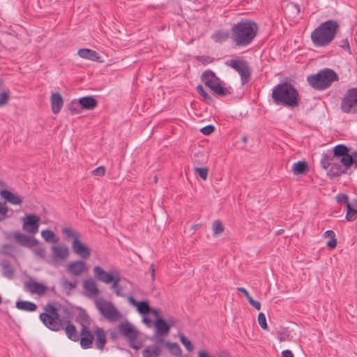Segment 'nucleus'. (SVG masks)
Masks as SVG:
<instances>
[{
  "mask_svg": "<svg viewBox=\"0 0 357 357\" xmlns=\"http://www.w3.org/2000/svg\"><path fill=\"white\" fill-rule=\"evenodd\" d=\"M82 328L80 331L79 335V336H81V337H79L80 344L84 349L91 348L94 340V335L89 331L86 325H84V324H82Z\"/></svg>",
  "mask_w": 357,
  "mask_h": 357,
  "instance_id": "obj_13",
  "label": "nucleus"
},
{
  "mask_svg": "<svg viewBox=\"0 0 357 357\" xmlns=\"http://www.w3.org/2000/svg\"><path fill=\"white\" fill-rule=\"evenodd\" d=\"M308 169V166L305 161H298L294 165L293 172L295 174H303Z\"/></svg>",
  "mask_w": 357,
  "mask_h": 357,
  "instance_id": "obj_36",
  "label": "nucleus"
},
{
  "mask_svg": "<svg viewBox=\"0 0 357 357\" xmlns=\"http://www.w3.org/2000/svg\"><path fill=\"white\" fill-rule=\"evenodd\" d=\"M225 63L239 73L243 85L250 81L251 73L247 61L243 59H234L227 61Z\"/></svg>",
  "mask_w": 357,
  "mask_h": 357,
  "instance_id": "obj_9",
  "label": "nucleus"
},
{
  "mask_svg": "<svg viewBox=\"0 0 357 357\" xmlns=\"http://www.w3.org/2000/svg\"><path fill=\"white\" fill-rule=\"evenodd\" d=\"M144 357H158L161 349L158 346H149L142 352Z\"/></svg>",
  "mask_w": 357,
  "mask_h": 357,
  "instance_id": "obj_31",
  "label": "nucleus"
},
{
  "mask_svg": "<svg viewBox=\"0 0 357 357\" xmlns=\"http://www.w3.org/2000/svg\"><path fill=\"white\" fill-rule=\"evenodd\" d=\"M16 307L21 310L33 312L36 310L37 306L35 303L29 301H20L16 303Z\"/></svg>",
  "mask_w": 357,
  "mask_h": 357,
  "instance_id": "obj_32",
  "label": "nucleus"
},
{
  "mask_svg": "<svg viewBox=\"0 0 357 357\" xmlns=\"http://www.w3.org/2000/svg\"><path fill=\"white\" fill-rule=\"evenodd\" d=\"M195 172L198 174L199 177L206 181L208 177V168L207 167H195Z\"/></svg>",
  "mask_w": 357,
  "mask_h": 357,
  "instance_id": "obj_40",
  "label": "nucleus"
},
{
  "mask_svg": "<svg viewBox=\"0 0 357 357\" xmlns=\"http://www.w3.org/2000/svg\"><path fill=\"white\" fill-rule=\"evenodd\" d=\"M40 319L43 323L50 330L58 331L65 329L68 337L77 342L79 340V335L74 325L67 318H61L59 314H40Z\"/></svg>",
  "mask_w": 357,
  "mask_h": 357,
  "instance_id": "obj_4",
  "label": "nucleus"
},
{
  "mask_svg": "<svg viewBox=\"0 0 357 357\" xmlns=\"http://www.w3.org/2000/svg\"><path fill=\"white\" fill-rule=\"evenodd\" d=\"M68 110L72 115L79 114L82 112V107H81L79 100H72L68 105Z\"/></svg>",
  "mask_w": 357,
  "mask_h": 357,
  "instance_id": "obj_34",
  "label": "nucleus"
},
{
  "mask_svg": "<svg viewBox=\"0 0 357 357\" xmlns=\"http://www.w3.org/2000/svg\"><path fill=\"white\" fill-rule=\"evenodd\" d=\"M346 208V220L349 222L354 221L357 218V208H354L350 204H347Z\"/></svg>",
  "mask_w": 357,
  "mask_h": 357,
  "instance_id": "obj_35",
  "label": "nucleus"
},
{
  "mask_svg": "<svg viewBox=\"0 0 357 357\" xmlns=\"http://www.w3.org/2000/svg\"><path fill=\"white\" fill-rule=\"evenodd\" d=\"M337 242L336 237L329 238V240L326 243V245L331 249L335 248L337 247Z\"/></svg>",
  "mask_w": 357,
  "mask_h": 357,
  "instance_id": "obj_54",
  "label": "nucleus"
},
{
  "mask_svg": "<svg viewBox=\"0 0 357 357\" xmlns=\"http://www.w3.org/2000/svg\"><path fill=\"white\" fill-rule=\"evenodd\" d=\"M72 248L73 252L82 259H87L91 255L90 249L85 244L81 242L79 238L75 239V241H73Z\"/></svg>",
  "mask_w": 357,
  "mask_h": 357,
  "instance_id": "obj_15",
  "label": "nucleus"
},
{
  "mask_svg": "<svg viewBox=\"0 0 357 357\" xmlns=\"http://www.w3.org/2000/svg\"><path fill=\"white\" fill-rule=\"evenodd\" d=\"M282 357H294L293 353L290 350H284L282 351Z\"/></svg>",
  "mask_w": 357,
  "mask_h": 357,
  "instance_id": "obj_58",
  "label": "nucleus"
},
{
  "mask_svg": "<svg viewBox=\"0 0 357 357\" xmlns=\"http://www.w3.org/2000/svg\"><path fill=\"white\" fill-rule=\"evenodd\" d=\"M242 141L243 143H246L248 142V137L246 136H243L242 137Z\"/></svg>",
  "mask_w": 357,
  "mask_h": 357,
  "instance_id": "obj_64",
  "label": "nucleus"
},
{
  "mask_svg": "<svg viewBox=\"0 0 357 357\" xmlns=\"http://www.w3.org/2000/svg\"><path fill=\"white\" fill-rule=\"evenodd\" d=\"M335 199L337 203L344 204L346 206H347V204H350L348 196L346 194H338Z\"/></svg>",
  "mask_w": 357,
  "mask_h": 357,
  "instance_id": "obj_45",
  "label": "nucleus"
},
{
  "mask_svg": "<svg viewBox=\"0 0 357 357\" xmlns=\"http://www.w3.org/2000/svg\"><path fill=\"white\" fill-rule=\"evenodd\" d=\"M237 291L239 292H241L243 294V295L245 296L246 299L250 296L248 291L244 288V287H238Z\"/></svg>",
  "mask_w": 357,
  "mask_h": 357,
  "instance_id": "obj_57",
  "label": "nucleus"
},
{
  "mask_svg": "<svg viewBox=\"0 0 357 357\" xmlns=\"http://www.w3.org/2000/svg\"><path fill=\"white\" fill-rule=\"evenodd\" d=\"M155 315L156 319L155 321V326L157 331V333L160 335H165L169 333L170 326L167 324V323L162 318L158 317L160 314H153Z\"/></svg>",
  "mask_w": 357,
  "mask_h": 357,
  "instance_id": "obj_26",
  "label": "nucleus"
},
{
  "mask_svg": "<svg viewBox=\"0 0 357 357\" xmlns=\"http://www.w3.org/2000/svg\"><path fill=\"white\" fill-rule=\"evenodd\" d=\"M15 241L22 246L33 247L38 244V241L33 237H29L20 231L13 233Z\"/></svg>",
  "mask_w": 357,
  "mask_h": 357,
  "instance_id": "obj_14",
  "label": "nucleus"
},
{
  "mask_svg": "<svg viewBox=\"0 0 357 357\" xmlns=\"http://www.w3.org/2000/svg\"><path fill=\"white\" fill-rule=\"evenodd\" d=\"M83 287L88 297L96 296L100 294V290L93 279L85 280L83 282Z\"/></svg>",
  "mask_w": 357,
  "mask_h": 357,
  "instance_id": "obj_20",
  "label": "nucleus"
},
{
  "mask_svg": "<svg viewBox=\"0 0 357 357\" xmlns=\"http://www.w3.org/2000/svg\"><path fill=\"white\" fill-rule=\"evenodd\" d=\"M338 79L337 74L330 68H324L317 73L307 77L308 84L317 91H324L329 88L333 82Z\"/></svg>",
  "mask_w": 357,
  "mask_h": 357,
  "instance_id": "obj_6",
  "label": "nucleus"
},
{
  "mask_svg": "<svg viewBox=\"0 0 357 357\" xmlns=\"http://www.w3.org/2000/svg\"><path fill=\"white\" fill-rule=\"evenodd\" d=\"M286 9L291 10L298 15L300 13V6L297 3H289L287 5Z\"/></svg>",
  "mask_w": 357,
  "mask_h": 357,
  "instance_id": "obj_51",
  "label": "nucleus"
},
{
  "mask_svg": "<svg viewBox=\"0 0 357 357\" xmlns=\"http://www.w3.org/2000/svg\"><path fill=\"white\" fill-rule=\"evenodd\" d=\"M40 220V217L36 215H26L22 218L23 229L28 233L35 234L38 231Z\"/></svg>",
  "mask_w": 357,
  "mask_h": 357,
  "instance_id": "obj_10",
  "label": "nucleus"
},
{
  "mask_svg": "<svg viewBox=\"0 0 357 357\" xmlns=\"http://www.w3.org/2000/svg\"><path fill=\"white\" fill-rule=\"evenodd\" d=\"M10 98V91L7 90L0 93V107L7 104Z\"/></svg>",
  "mask_w": 357,
  "mask_h": 357,
  "instance_id": "obj_41",
  "label": "nucleus"
},
{
  "mask_svg": "<svg viewBox=\"0 0 357 357\" xmlns=\"http://www.w3.org/2000/svg\"><path fill=\"white\" fill-rule=\"evenodd\" d=\"M77 54L82 59H88L93 61H100V56L93 50L88 48L79 49L77 52Z\"/></svg>",
  "mask_w": 357,
  "mask_h": 357,
  "instance_id": "obj_24",
  "label": "nucleus"
},
{
  "mask_svg": "<svg viewBox=\"0 0 357 357\" xmlns=\"http://www.w3.org/2000/svg\"><path fill=\"white\" fill-rule=\"evenodd\" d=\"M94 277L96 280L100 282H102L105 284H110L112 280H114V278L116 276V272H107L104 271L100 266H95L93 269Z\"/></svg>",
  "mask_w": 357,
  "mask_h": 357,
  "instance_id": "obj_11",
  "label": "nucleus"
},
{
  "mask_svg": "<svg viewBox=\"0 0 357 357\" xmlns=\"http://www.w3.org/2000/svg\"><path fill=\"white\" fill-rule=\"evenodd\" d=\"M52 258L54 260H64L69 255L68 248L61 244L53 245L52 247Z\"/></svg>",
  "mask_w": 357,
  "mask_h": 357,
  "instance_id": "obj_18",
  "label": "nucleus"
},
{
  "mask_svg": "<svg viewBox=\"0 0 357 357\" xmlns=\"http://www.w3.org/2000/svg\"><path fill=\"white\" fill-rule=\"evenodd\" d=\"M212 229L215 235H219L224 231L225 228L220 220H215L213 223Z\"/></svg>",
  "mask_w": 357,
  "mask_h": 357,
  "instance_id": "obj_37",
  "label": "nucleus"
},
{
  "mask_svg": "<svg viewBox=\"0 0 357 357\" xmlns=\"http://www.w3.org/2000/svg\"><path fill=\"white\" fill-rule=\"evenodd\" d=\"M338 46L340 47L341 48H342L344 51L349 52V53L351 52L349 43V40L347 38L342 39L338 43Z\"/></svg>",
  "mask_w": 357,
  "mask_h": 357,
  "instance_id": "obj_47",
  "label": "nucleus"
},
{
  "mask_svg": "<svg viewBox=\"0 0 357 357\" xmlns=\"http://www.w3.org/2000/svg\"><path fill=\"white\" fill-rule=\"evenodd\" d=\"M82 109H93L98 105L97 100L93 96H84L79 99Z\"/></svg>",
  "mask_w": 357,
  "mask_h": 357,
  "instance_id": "obj_27",
  "label": "nucleus"
},
{
  "mask_svg": "<svg viewBox=\"0 0 357 357\" xmlns=\"http://www.w3.org/2000/svg\"><path fill=\"white\" fill-rule=\"evenodd\" d=\"M25 288L31 294H37L39 295L44 294L47 291V287L44 284L33 281L26 282Z\"/></svg>",
  "mask_w": 357,
  "mask_h": 357,
  "instance_id": "obj_22",
  "label": "nucleus"
},
{
  "mask_svg": "<svg viewBox=\"0 0 357 357\" xmlns=\"http://www.w3.org/2000/svg\"><path fill=\"white\" fill-rule=\"evenodd\" d=\"M109 321H116L118 320L121 314H102Z\"/></svg>",
  "mask_w": 357,
  "mask_h": 357,
  "instance_id": "obj_53",
  "label": "nucleus"
},
{
  "mask_svg": "<svg viewBox=\"0 0 357 357\" xmlns=\"http://www.w3.org/2000/svg\"><path fill=\"white\" fill-rule=\"evenodd\" d=\"M95 305L100 312H119L111 302L102 298H96Z\"/></svg>",
  "mask_w": 357,
  "mask_h": 357,
  "instance_id": "obj_19",
  "label": "nucleus"
},
{
  "mask_svg": "<svg viewBox=\"0 0 357 357\" xmlns=\"http://www.w3.org/2000/svg\"><path fill=\"white\" fill-rule=\"evenodd\" d=\"M321 165L325 169L329 168L327 176L331 179L339 177L342 174H348L352 165L357 169V151L340 158H331L328 157V154H323Z\"/></svg>",
  "mask_w": 357,
  "mask_h": 357,
  "instance_id": "obj_1",
  "label": "nucleus"
},
{
  "mask_svg": "<svg viewBox=\"0 0 357 357\" xmlns=\"http://www.w3.org/2000/svg\"><path fill=\"white\" fill-rule=\"evenodd\" d=\"M202 80L207 87L218 96H226L233 93L231 87L222 86L219 77L211 70H207L202 73Z\"/></svg>",
  "mask_w": 357,
  "mask_h": 357,
  "instance_id": "obj_7",
  "label": "nucleus"
},
{
  "mask_svg": "<svg viewBox=\"0 0 357 357\" xmlns=\"http://www.w3.org/2000/svg\"><path fill=\"white\" fill-rule=\"evenodd\" d=\"M258 323L261 328H263L264 330L268 329V325L266 323V319L265 317V314H259Z\"/></svg>",
  "mask_w": 357,
  "mask_h": 357,
  "instance_id": "obj_46",
  "label": "nucleus"
},
{
  "mask_svg": "<svg viewBox=\"0 0 357 357\" xmlns=\"http://www.w3.org/2000/svg\"><path fill=\"white\" fill-rule=\"evenodd\" d=\"M118 328L119 333L128 339L130 342H132L137 339L138 332L128 321L121 323Z\"/></svg>",
  "mask_w": 357,
  "mask_h": 357,
  "instance_id": "obj_12",
  "label": "nucleus"
},
{
  "mask_svg": "<svg viewBox=\"0 0 357 357\" xmlns=\"http://www.w3.org/2000/svg\"><path fill=\"white\" fill-rule=\"evenodd\" d=\"M67 270L73 275H79L87 271V266L84 261L77 260L69 263Z\"/></svg>",
  "mask_w": 357,
  "mask_h": 357,
  "instance_id": "obj_17",
  "label": "nucleus"
},
{
  "mask_svg": "<svg viewBox=\"0 0 357 357\" xmlns=\"http://www.w3.org/2000/svg\"><path fill=\"white\" fill-rule=\"evenodd\" d=\"M181 342L185 346V347L189 351H192L194 349V346L192 342L186 338L183 335H181L180 336Z\"/></svg>",
  "mask_w": 357,
  "mask_h": 357,
  "instance_id": "obj_44",
  "label": "nucleus"
},
{
  "mask_svg": "<svg viewBox=\"0 0 357 357\" xmlns=\"http://www.w3.org/2000/svg\"><path fill=\"white\" fill-rule=\"evenodd\" d=\"M340 108L342 112L347 114L357 113V88L347 89L341 100Z\"/></svg>",
  "mask_w": 357,
  "mask_h": 357,
  "instance_id": "obj_8",
  "label": "nucleus"
},
{
  "mask_svg": "<svg viewBox=\"0 0 357 357\" xmlns=\"http://www.w3.org/2000/svg\"><path fill=\"white\" fill-rule=\"evenodd\" d=\"M218 357H232L229 353L226 351H220L218 354Z\"/></svg>",
  "mask_w": 357,
  "mask_h": 357,
  "instance_id": "obj_61",
  "label": "nucleus"
},
{
  "mask_svg": "<svg viewBox=\"0 0 357 357\" xmlns=\"http://www.w3.org/2000/svg\"><path fill=\"white\" fill-rule=\"evenodd\" d=\"M215 130V128L212 125L206 126L202 128L200 131L205 135H208L211 134Z\"/></svg>",
  "mask_w": 357,
  "mask_h": 357,
  "instance_id": "obj_52",
  "label": "nucleus"
},
{
  "mask_svg": "<svg viewBox=\"0 0 357 357\" xmlns=\"http://www.w3.org/2000/svg\"><path fill=\"white\" fill-rule=\"evenodd\" d=\"M229 38V33L227 31L225 30H217L215 31L212 36L211 38L215 42V43H223L226 41Z\"/></svg>",
  "mask_w": 357,
  "mask_h": 357,
  "instance_id": "obj_30",
  "label": "nucleus"
},
{
  "mask_svg": "<svg viewBox=\"0 0 357 357\" xmlns=\"http://www.w3.org/2000/svg\"><path fill=\"white\" fill-rule=\"evenodd\" d=\"M61 232L66 239L72 238L73 241L80 237L79 233L70 227H63L61 229Z\"/></svg>",
  "mask_w": 357,
  "mask_h": 357,
  "instance_id": "obj_33",
  "label": "nucleus"
},
{
  "mask_svg": "<svg viewBox=\"0 0 357 357\" xmlns=\"http://www.w3.org/2000/svg\"><path fill=\"white\" fill-rule=\"evenodd\" d=\"M350 204L352 205V206H354V208H357V198L356 199H354L351 203H350Z\"/></svg>",
  "mask_w": 357,
  "mask_h": 357,
  "instance_id": "obj_63",
  "label": "nucleus"
},
{
  "mask_svg": "<svg viewBox=\"0 0 357 357\" xmlns=\"http://www.w3.org/2000/svg\"><path fill=\"white\" fill-rule=\"evenodd\" d=\"M271 97L277 105L294 107L300 101L296 89L289 82H284L277 84L272 90Z\"/></svg>",
  "mask_w": 357,
  "mask_h": 357,
  "instance_id": "obj_5",
  "label": "nucleus"
},
{
  "mask_svg": "<svg viewBox=\"0 0 357 357\" xmlns=\"http://www.w3.org/2000/svg\"><path fill=\"white\" fill-rule=\"evenodd\" d=\"M79 318L81 319L82 320L86 321V322H88L89 321V316H88V314H85V313H83V314H79Z\"/></svg>",
  "mask_w": 357,
  "mask_h": 357,
  "instance_id": "obj_60",
  "label": "nucleus"
},
{
  "mask_svg": "<svg viewBox=\"0 0 357 357\" xmlns=\"http://www.w3.org/2000/svg\"><path fill=\"white\" fill-rule=\"evenodd\" d=\"M52 111L54 114H58L63 105L62 96L59 93H53L50 97Z\"/></svg>",
  "mask_w": 357,
  "mask_h": 357,
  "instance_id": "obj_23",
  "label": "nucleus"
},
{
  "mask_svg": "<svg viewBox=\"0 0 357 357\" xmlns=\"http://www.w3.org/2000/svg\"><path fill=\"white\" fill-rule=\"evenodd\" d=\"M105 172L106 169L105 166H99L98 167L96 168L92 171V175L103 176L105 174Z\"/></svg>",
  "mask_w": 357,
  "mask_h": 357,
  "instance_id": "obj_49",
  "label": "nucleus"
},
{
  "mask_svg": "<svg viewBox=\"0 0 357 357\" xmlns=\"http://www.w3.org/2000/svg\"><path fill=\"white\" fill-rule=\"evenodd\" d=\"M149 270L151 271V278L153 280H155V267L154 264H151L149 267Z\"/></svg>",
  "mask_w": 357,
  "mask_h": 357,
  "instance_id": "obj_59",
  "label": "nucleus"
},
{
  "mask_svg": "<svg viewBox=\"0 0 357 357\" xmlns=\"http://www.w3.org/2000/svg\"><path fill=\"white\" fill-rule=\"evenodd\" d=\"M96 335V347L98 349L102 350L107 342L106 335L101 328H96L94 331Z\"/></svg>",
  "mask_w": 357,
  "mask_h": 357,
  "instance_id": "obj_25",
  "label": "nucleus"
},
{
  "mask_svg": "<svg viewBox=\"0 0 357 357\" xmlns=\"http://www.w3.org/2000/svg\"><path fill=\"white\" fill-rule=\"evenodd\" d=\"M259 31L257 22L251 20H241L231 28V37L233 43L238 47L250 45Z\"/></svg>",
  "mask_w": 357,
  "mask_h": 357,
  "instance_id": "obj_2",
  "label": "nucleus"
},
{
  "mask_svg": "<svg viewBox=\"0 0 357 357\" xmlns=\"http://www.w3.org/2000/svg\"><path fill=\"white\" fill-rule=\"evenodd\" d=\"M121 278L119 277V272H116V276L112 280L111 289L114 290V293L117 296H123L124 294V289L120 284Z\"/></svg>",
  "mask_w": 357,
  "mask_h": 357,
  "instance_id": "obj_29",
  "label": "nucleus"
},
{
  "mask_svg": "<svg viewBox=\"0 0 357 357\" xmlns=\"http://www.w3.org/2000/svg\"><path fill=\"white\" fill-rule=\"evenodd\" d=\"M196 89H197V91L198 92V93L202 97H203V98L205 100H208V101H211L212 100L211 97L205 91V90L204 89L203 86L201 84L198 85L196 87Z\"/></svg>",
  "mask_w": 357,
  "mask_h": 357,
  "instance_id": "obj_43",
  "label": "nucleus"
},
{
  "mask_svg": "<svg viewBox=\"0 0 357 357\" xmlns=\"http://www.w3.org/2000/svg\"><path fill=\"white\" fill-rule=\"evenodd\" d=\"M129 303L136 307L138 312H160L158 309L151 308L147 301H137L132 296L128 298Z\"/></svg>",
  "mask_w": 357,
  "mask_h": 357,
  "instance_id": "obj_16",
  "label": "nucleus"
},
{
  "mask_svg": "<svg viewBox=\"0 0 357 357\" xmlns=\"http://www.w3.org/2000/svg\"><path fill=\"white\" fill-rule=\"evenodd\" d=\"M41 235L43 237V238L47 241H50L55 236L54 232L51 230H44L41 232Z\"/></svg>",
  "mask_w": 357,
  "mask_h": 357,
  "instance_id": "obj_50",
  "label": "nucleus"
},
{
  "mask_svg": "<svg viewBox=\"0 0 357 357\" xmlns=\"http://www.w3.org/2000/svg\"><path fill=\"white\" fill-rule=\"evenodd\" d=\"M324 237L335 238V234L333 230H328L324 234Z\"/></svg>",
  "mask_w": 357,
  "mask_h": 357,
  "instance_id": "obj_56",
  "label": "nucleus"
},
{
  "mask_svg": "<svg viewBox=\"0 0 357 357\" xmlns=\"http://www.w3.org/2000/svg\"><path fill=\"white\" fill-rule=\"evenodd\" d=\"M142 314L144 315V317L143 318L144 321L145 323H146L149 326H150L152 321H151V320L149 319L146 317H145V315H147L148 314Z\"/></svg>",
  "mask_w": 357,
  "mask_h": 357,
  "instance_id": "obj_62",
  "label": "nucleus"
},
{
  "mask_svg": "<svg viewBox=\"0 0 357 357\" xmlns=\"http://www.w3.org/2000/svg\"><path fill=\"white\" fill-rule=\"evenodd\" d=\"M57 312V309L52 304L49 303L45 307V312Z\"/></svg>",
  "mask_w": 357,
  "mask_h": 357,
  "instance_id": "obj_55",
  "label": "nucleus"
},
{
  "mask_svg": "<svg viewBox=\"0 0 357 357\" xmlns=\"http://www.w3.org/2000/svg\"><path fill=\"white\" fill-rule=\"evenodd\" d=\"M1 196L6 200L13 205L20 206L23 202V199L20 196L15 195L7 190H2L0 192Z\"/></svg>",
  "mask_w": 357,
  "mask_h": 357,
  "instance_id": "obj_21",
  "label": "nucleus"
},
{
  "mask_svg": "<svg viewBox=\"0 0 357 357\" xmlns=\"http://www.w3.org/2000/svg\"><path fill=\"white\" fill-rule=\"evenodd\" d=\"M247 300H248V303H250V305H252V307L255 310H257V311L260 310L261 303L259 301L254 300L251 296L250 297H248L247 298Z\"/></svg>",
  "mask_w": 357,
  "mask_h": 357,
  "instance_id": "obj_48",
  "label": "nucleus"
},
{
  "mask_svg": "<svg viewBox=\"0 0 357 357\" xmlns=\"http://www.w3.org/2000/svg\"><path fill=\"white\" fill-rule=\"evenodd\" d=\"M349 149L344 144H338L333 149V154H328V157L337 158L349 155Z\"/></svg>",
  "mask_w": 357,
  "mask_h": 357,
  "instance_id": "obj_28",
  "label": "nucleus"
},
{
  "mask_svg": "<svg viewBox=\"0 0 357 357\" xmlns=\"http://www.w3.org/2000/svg\"><path fill=\"white\" fill-rule=\"evenodd\" d=\"M8 207L6 202L0 200V222L8 218Z\"/></svg>",
  "mask_w": 357,
  "mask_h": 357,
  "instance_id": "obj_39",
  "label": "nucleus"
},
{
  "mask_svg": "<svg viewBox=\"0 0 357 357\" xmlns=\"http://www.w3.org/2000/svg\"><path fill=\"white\" fill-rule=\"evenodd\" d=\"M197 61L202 63L203 65H208L214 61L215 59L209 56H197Z\"/></svg>",
  "mask_w": 357,
  "mask_h": 357,
  "instance_id": "obj_42",
  "label": "nucleus"
},
{
  "mask_svg": "<svg viewBox=\"0 0 357 357\" xmlns=\"http://www.w3.org/2000/svg\"><path fill=\"white\" fill-rule=\"evenodd\" d=\"M340 25L337 20H328L321 23L311 32L310 39L317 47L329 45L339 32Z\"/></svg>",
  "mask_w": 357,
  "mask_h": 357,
  "instance_id": "obj_3",
  "label": "nucleus"
},
{
  "mask_svg": "<svg viewBox=\"0 0 357 357\" xmlns=\"http://www.w3.org/2000/svg\"><path fill=\"white\" fill-rule=\"evenodd\" d=\"M3 274L5 277L11 279L14 275V269L9 263L3 265Z\"/></svg>",
  "mask_w": 357,
  "mask_h": 357,
  "instance_id": "obj_38",
  "label": "nucleus"
}]
</instances>
